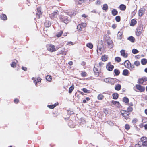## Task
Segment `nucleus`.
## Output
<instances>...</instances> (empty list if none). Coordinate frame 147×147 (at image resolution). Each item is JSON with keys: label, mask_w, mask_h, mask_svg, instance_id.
<instances>
[{"label": "nucleus", "mask_w": 147, "mask_h": 147, "mask_svg": "<svg viewBox=\"0 0 147 147\" xmlns=\"http://www.w3.org/2000/svg\"><path fill=\"white\" fill-rule=\"evenodd\" d=\"M118 94L117 93H114L112 94L113 98L114 99H117L118 97Z\"/></svg>", "instance_id": "28"}, {"label": "nucleus", "mask_w": 147, "mask_h": 147, "mask_svg": "<svg viewBox=\"0 0 147 147\" xmlns=\"http://www.w3.org/2000/svg\"><path fill=\"white\" fill-rule=\"evenodd\" d=\"M17 61L16 60L15 61H12V63H11L10 64H16V63H17Z\"/></svg>", "instance_id": "57"}, {"label": "nucleus", "mask_w": 147, "mask_h": 147, "mask_svg": "<svg viewBox=\"0 0 147 147\" xmlns=\"http://www.w3.org/2000/svg\"><path fill=\"white\" fill-rule=\"evenodd\" d=\"M47 50L51 52H53L56 50V48H55L54 46L52 45H47Z\"/></svg>", "instance_id": "5"}, {"label": "nucleus", "mask_w": 147, "mask_h": 147, "mask_svg": "<svg viewBox=\"0 0 147 147\" xmlns=\"http://www.w3.org/2000/svg\"><path fill=\"white\" fill-rule=\"evenodd\" d=\"M82 90L83 92L86 93H90V90H87L86 89L84 88L82 89Z\"/></svg>", "instance_id": "44"}, {"label": "nucleus", "mask_w": 147, "mask_h": 147, "mask_svg": "<svg viewBox=\"0 0 147 147\" xmlns=\"http://www.w3.org/2000/svg\"><path fill=\"white\" fill-rule=\"evenodd\" d=\"M101 3V1L100 0H97L96 2V5H100Z\"/></svg>", "instance_id": "53"}, {"label": "nucleus", "mask_w": 147, "mask_h": 147, "mask_svg": "<svg viewBox=\"0 0 147 147\" xmlns=\"http://www.w3.org/2000/svg\"><path fill=\"white\" fill-rule=\"evenodd\" d=\"M123 101L125 103H127L129 102V100L127 97H125L123 99Z\"/></svg>", "instance_id": "33"}, {"label": "nucleus", "mask_w": 147, "mask_h": 147, "mask_svg": "<svg viewBox=\"0 0 147 147\" xmlns=\"http://www.w3.org/2000/svg\"><path fill=\"white\" fill-rule=\"evenodd\" d=\"M125 50H121L120 51L121 55L124 57L126 58L127 57L128 54L125 52Z\"/></svg>", "instance_id": "10"}, {"label": "nucleus", "mask_w": 147, "mask_h": 147, "mask_svg": "<svg viewBox=\"0 0 147 147\" xmlns=\"http://www.w3.org/2000/svg\"><path fill=\"white\" fill-rule=\"evenodd\" d=\"M144 81H147V78L146 77H144L142 78Z\"/></svg>", "instance_id": "62"}, {"label": "nucleus", "mask_w": 147, "mask_h": 147, "mask_svg": "<svg viewBox=\"0 0 147 147\" xmlns=\"http://www.w3.org/2000/svg\"><path fill=\"white\" fill-rule=\"evenodd\" d=\"M74 89V86L72 85L69 88V93H71L72 91H73Z\"/></svg>", "instance_id": "31"}, {"label": "nucleus", "mask_w": 147, "mask_h": 147, "mask_svg": "<svg viewBox=\"0 0 147 147\" xmlns=\"http://www.w3.org/2000/svg\"><path fill=\"white\" fill-rule=\"evenodd\" d=\"M65 49H63L61 51L62 54L65 55L66 53L65 52Z\"/></svg>", "instance_id": "54"}, {"label": "nucleus", "mask_w": 147, "mask_h": 147, "mask_svg": "<svg viewBox=\"0 0 147 147\" xmlns=\"http://www.w3.org/2000/svg\"><path fill=\"white\" fill-rule=\"evenodd\" d=\"M136 10H135L132 13V15H133V16H134L135 14H136Z\"/></svg>", "instance_id": "58"}, {"label": "nucleus", "mask_w": 147, "mask_h": 147, "mask_svg": "<svg viewBox=\"0 0 147 147\" xmlns=\"http://www.w3.org/2000/svg\"><path fill=\"white\" fill-rule=\"evenodd\" d=\"M142 142V145L147 146V138L145 137H143L141 139Z\"/></svg>", "instance_id": "6"}, {"label": "nucleus", "mask_w": 147, "mask_h": 147, "mask_svg": "<svg viewBox=\"0 0 147 147\" xmlns=\"http://www.w3.org/2000/svg\"><path fill=\"white\" fill-rule=\"evenodd\" d=\"M44 25L46 27H49L50 26L51 23L49 21H46L44 23Z\"/></svg>", "instance_id": "25"}, {"label": "nucleus", "mask_w": 147, "mask_h": 147, "mask_svg": "<svg viewBox=\"0 0 147 147\" xmlns=\"http://www.w3.org/2000/svg\"><path fill=\"white\" fill-rule=\"evenodd\" d=\"M135 65H136V66H138L139 65H134L131 66V70H132L134 69V68L135 67Z\"/></svg>", "instance_id": "55"}, {"label": "nucleus", "mask_w": 147, "mask_h": 147, "mask_svg": "<svg viewBox=\"0 0 147 147\" xmlns=\"http://www.w3.org/2000/svg\"><path fill=\"white\" fill-rule=\"evenodd\" d=\"M137 121V119L136 118H134L132 121V123L134 124H135Z\"/></svg>", "instance_id": "51"}, {"label": "nucleus", "mask_w": 147, "mask_h": 147, "mask_svg": "<svg viewBox=\"0 0 147 147\" xmlns=\"http://www.w3.org/2000/svg\"><path fill=\"white\" fill-rule=\"evenodd\" d=\"M46 80L49 82H51L52 80L51 76H50L47 75L46 77Z\"/></svg>", "instance_id": "32"}, {"label": "nucleus", "mask_w": 147, "mask_h": 147, "mask_svg": "<svg viewBox=\"0 0 147 147\" xmlns=\"http://www.w3.org/2000/svg\"><path fill=\"white\" fill-rule=\"evenodd\" d=\"M138 82L139 83L142 84L144 82L142 78L138 80Z\"/></svg>", "instance_id": "52"}, {"label": "nucleus", "mask_w": 147, "mask_h": 147, "mask_svg": "<svg viewBox=\"0 0 147 147\" xmlns=\"http://www.w3.org/2000/svg\"><path fill=\"white\" fill-rule=\"evenodd\" d=\"M117 36L118 39H121L123 36V33L121 32H118Z\"/></svg>", "instance_id": "16"}, {"label": "nucleus", "mask_w": 147, "mask_h": 147, "mask_svg": "<svg viewBox=\"0 0 147 147\" xmlns=\"http://www.w3.org/2000/svg\"><path fill=\"white\" fill-rule=\"evenodd\" d=\"M115 60L117 62H119L121 61V59L119 57H117L115 58Z\"/></svg>", "instance_id": "34"}, {"label": "nucleus", "mask_w": 147, "mask_h": 147, "mask_svg": "<svg viewBox=\"0 0 147 147\" xmlns=\"http://www.w3.org/2000/svg\"><path fill=\"white\" fill-rule=\"evenodd\" d=\"M114 72L115 73V75L116 76L120 74V71L117 69H115L114 70Z\"/></svg>", "instance_id": "38"}, {"label": "nucleus", "mask_w": 147, "mask_h": 147, "mask_svg": "<svg viewBox=\"0 0 147 147\" xmlns=\"http://www.w3.org/2000/svg\"><path fill=\"white\" fill-rule=\"evenodd\" d=\"M58 103H57V104H56V103H55L54 105H49L48 106H49V107L50 108L53 109L56 106V105H58Z\"/></svg>", "instance_id": "45"}, {"label": "nucleus", "mask_w": 147, "mask_h": 147, "mask_svg": "<svg viewBox=\"0 0 147 147\" xmlns=\"http://www.w3.org/2000/svg\"><path fill=\"white\" fill-rule=\"evenodd\" d=\"M132 52L134 54H136L139 53V51L136 49H134L132 50Z\"/></svg>", "instance_id": "36"}, {"label": "nucleus", "mask_w": 147, "mask_h": 147, "mask_svg": "<svg viewBox=\"0 0 147 147\" xmlns=\"http://www.w3.org/2000/svg\"><path fill=\"white\" fill-rule=\"evenodd\" d=\"M22 69L24 71H26L27 70V68L26 67H22Z\"/></svg>", "instance_id": "61"}, {"label": "nucleus", "mask_w": 147, "mask_h": 147, "mask_svg": "<svg viewBox=\"0 0 147 147\" xmlns=\"http://www.w3.org/2000/svg\"><path fill=\"white\" fill-rule=\"evenodd\" d=\"M128 74V71L127 69L123 70V74L124 76H127Z\"/></svg>", "instance_id": "37"}, {"label": "nucleus", "mask_w": 147, "mask_h": 147, "mask_svg": "<svg viewBox=\"0 0 147 147\" xmlns=\"http://www.w3.org/2000/svg\"><path fill=\"white\" fill-rule=\"evenodd\" d=\"M134 64L135 65H138V64H140V62L138 61H135L134 62Z\"/></svg>", "instance_id": "56"}, {"label": "nucleus", "mask_w": 147, "mask_h": 147, "mask_svg": "<svg viewBox=\"0 0 147 147\" xmlns=\"http://www.w3.org/2000/svg\"><path fill=\"white\" fill-rule=\"evenodd\" d=\"M100 65H95L93 70L95 72L96 71L97 72V73L98 72L100 69Z\"/></svg>", "instance_id": "9"}, {"label": "nucleus", "mask_w": 147, "mask_h": 147, "mask_svg": "<svg viewBox=\"0 0 147 147\" xmlns=\"http://www.w3.org/2000/svg\"><path fill=\"white\" fill-rule=\"evenodd\" d=\"M118 13L117 11L115 9H113L111 11L112 14L113 16L117 15Z\"/></svg>", "instance_id": "20"}, {"label": "nucleus", "mask_w": 147, "mask_h": 147, "mask_svg": "<svg viewBox=\"0 0 147 147\" xmlns=\"http://www.w3.org/2000/svg\"><path fill=\"white\" fill-rule=\"evenodd\" d=\"M121 88V85L120 84H117L116 85L115 89V90H120Z\"/></svg>", "instance_id": "27"}, {"label": "nucleus", "mask_w": 147, "mask_h": 147, "mask_svg": "<svg viewBox=\"0 0 147 147\" xmlns=\"http://www.w3.org/2000/svg\"><path fill=\"white\" fill-rule=\"evenodd\" d=\"M105 40L106 41L109 48L110 49L112 48L113 47V43L112 40H111L109 37L106 36L105 38Z\"/></svg>", "instance_id": "2"}, {"label": "nucleus", "mask_w": 147, "mask_h": 147, "mask_svg": "<svg viewBox=\"0 0 147 147\" xmlns=\"http://www.w3.org/2000/svg\"><path fill=\"white\" fill-rule=\"evenodd\" d=\"M108 58V56L105 55L102 56L101 59L103 61H107Z\"/></svg>", "instance_id": "26"}, {"label": "nucleus", "mask_w": 147, "mask_h": 147, "mask_svg": "<svg viewBox=\"0 0 147 147\" xmlns=\"http://www.w3.org/2000/svg\"><path fill=\"white\" fill-rule=\"evenodd\" d=\"M135 147H141V146L138 143L136 144L135 145Z\"/></svg>", "instance_id": "59"}, {"label": "nucleus", "mask_w": 147, "mask_h": 147, "mask_svg": "<svg viewBox=\"0 0 147 147\" xmlns=\"http://www.w3.org/2000/svg\"><path fill=\"white\" fill-rule=\"evenodd\" d=\"M119 7L120 9L122 11L125 10L126 9V6L125 5L123 4H121Z\"/></svg>", "instance_id": "19"}, {"label": "nucleus", "mask_w": 147, "mask_h": 147, "mask_svg": "<svg viewBox=\"0 0 147 147\" xmlns=\"http://www.w3.org/2000/svg\"><path fill=\"white\" fill-rule=\"evenodd\" d=\"M124 112H125V114L123 116L125 117V119H127L129 118L128 115L129 114V113L127 112V111H124Z\"/></svg>", "instance_id": "21"}, {"label": "nucleus", "mask_w": 147, "mask_h": 147, "mask_svg": "<svg viewBox=\"0 0 147 147\" xmlns=\"http://www.w3.org/2000/svg\"><path fill=\"white\" fill-rule=\"evenodd\" d=\"M133 110V108L132 107H128L127 109V111L129 113L130 112H131Z\"/></svg>", "instance_id": "49"}, {"label": "nucleus", "mask_w": 147, "mask_h": 147, "mask_svg": "<svg viewBox=\"0 0 147 147\" xmlns=\"http://www.w3.org/2000/svg\"><path fill=\"white\" fill-rule=\"evenodd\" d=\"M112 103L118 107H119L120 106V103L119 102L113 100L112 101Z\"/></svg>", "instance_id": "18"}, {"label": "nucleus", "mask_w": 147, "mask_h": 147, "mask_svg": "<svg viewBox=\"0 0 147 147\" xmlns=\"http://www.w3.org/2000/svg\"><path fill=\"white\" fill-rule=\"evenodd\" d=\"M143 28V26L141 25H139L136 28V35L137 36L140 35L141 34V31Z\"/></svg>", "instance_id": "4"}, {"label": "nucleus", "mask_w": 147, "mask_h": 147, "mask_svg": "<svg viewBox=\"0 0 147 147\" xmlns=\"http://www.w3.org/2000/svg\"><path fill=\"white\" fill-rule=\"evenodd\" d=\"M126 111L123 110L122 111H121V114L123 116L125 114V112H124V111Z\"/></svg>", "instance_id": "63"}, {"label": "nucleus", "mask_w": 147, "mask_h": 147, "mask_svg": "<svg viewBox=\"0 0 147 147\" xmlns=\"http://www.w3.org/2000/svg\"><path fill=\"white\" fill-rule=\"evenodd\" d=\"M116 21L117 22H119L120 21L121 18L120 16H117L115 17Z\"/></svg>", "instance_id": "39"}, {"label": "nucleus", "mask_w": 147, "mask_h": 147, "mask_svg": "<svg viewBox=\"0 0 147 147\" xmlns=\"http://www.w3.org/2000/svg\"><path fill=\"white\" fill-rule=\"evenodd\" d=\"M125 128L127 130H128L130 129V127L128 124H126L125 125Z\"/></svg>", "instance_id": "47"}, {"label": "nucleus", "mask_w": 147, "mask_h": 147, "mask_svg": "<svg viewBox=\"0 0 147 147\" xmlns=\"http://www.w3.org/2000/svg\"><path fill=\"white\" fill-rule=\"evenodd\" d=\"M32 79L34 80V82L35 83L36 86H37V83L38 82L40 83L41 82V78L39 77L37 78L36 80L34 78H32Z\"/></svg>", "instance_id": "12"}, {"label": "nucleus", "mask_w": 147, "mask_h": 147, "mask_svg": "<svg viewBox=\"0 0 147 147\" xmlns=\"http://www.w3.org/2000/svg\"><path fill=\"white\" fill-rule=\"evenodd\" d=\"M125 67L131 70V66L134 65H124Z\"/></svg>", "instance_id": "50"}, {"label": "nucleus", "mask_w": 147, "mask_h": 147, "mask_svg": "<svg viewBox=\"0 0 147 147\" xmlns=\"http://www.w3.org/2000/svg\"><path fill=\"white\" fill-rule=\"evenodd\" d=\"M137 23L135 19H133L131 20V22L130 24V26H133Z\"/></svg>", "instance_id": "24"}, {"label": "nucleus", "mask_w": 147, "mask_h": 147, "mask_svg": "<svg viewBox=\"0 0 147 147\" xmlns=\"http://www.w3.org/2000/svg\"><path fill=\"white\" fill-rule=\"evenodd\" d=\"M63 32L62 31H60L59 32H58L57 34L56 35V36L58 37H60L62 34Z\"/></svg>", "instance_id": "41"}, {"label": "nucleus", "mask_w": 147, "mask_h": 147, "mask_svg": "<svg viewBox=\"0 0 147 147\" xmlns=\"http://www.w3.org/2000/svg\"><path fill=\"white\" fill-rule=\"evenodd\" d=\"M106 68L109 71H111L114 68V66L113 65H107Z\"/></svg>", "instance_id": "15"}, {"label": "nucleus", "mask_w": 147, "mask_h": 147, "mask_svg": "<svg viewBox=\"0 0 147 147\" xmlns=\"http://www.w3.org/2000/svg\"><path fill=\"white\" fill-rule=\"evenodd\" d=\"M86 73L85 72H82L81 73V75L82 77H85L86 76Z\"/></svg>", "instance_id": "48"}, {"label": "nucleus", "mask_w": 147, "mask_h": 147, "mask_svg": "<svg viewBox=\"0 0 147 147\" xmlns=\"http://www.w3.org/2000/svg\"><path fill=\"white\" fill-rule=\"evenodd\" d=\"M58 13L56 12H54L51 14H49V16L51 19H53L56 17L57 16Z\"/></svg>", "instance_id": "13"}, {"label": "nucleus", "mask_w": 147, "mask_h": 147, "mask_svg": "<svg viewBox=\"0 0 147 147\" xmlns=\"http://www.w3.org/2000/svg\"><path fill=\"white\" fill-rule=\"evenodd\" d=\"M14 102L16 103H18L19 102V100L17 99H15L14 100Z\"/></svg>", "instance_id": "60"}, {"label": "nucleus", "mask_w": 147, "mask_h": 147, "mask_svg": "<svg viewBox=\"0 0 147 147\" xmlns=\"http://www.w3.org/2000/svg\"><path fill=\"white\" fill-rule=\"evenodd\" d=\"M112 27L113 29H115L116 27L115 25V24H113L112 25Z\"/></svg>", "instance_id": "64"}, {"label": "nucleus", "mask_w": 147, "mask_h": 147, "mask_svg": "<svg viewBox=\"0 0 147 147\" xmlns=\"http://www.w3.org/2000/svg\"><path fill=\"white\" fill-rule=\"evenodd\" d=\"M136 88L139 90L140 92H143L145 90V88L140 85H137L136 86Z\"/></svg>", "instance_id": "8"}, {"label": "nucleus", "mask_w": 147, "mask_h": 147, "mask_svg": "<svg viewBox=\"0 0 147 147\" xmlns=\"http://www.w3.org/2000/svg\"><path fill=\"white\" fill-rule=\"evenodd\" d=\"M37 13H36V17L38 18H40V15H41L42 14V12L41 11V9L40 8L38 7L37 9Z\"/></svg>", "instance_id": "11"}, {"label": "nucleus", "mask_w": 147, "mask_h": 147, "mask_svg": "<svg viewBox=\"0 0 147 147\" xmlns=\"http://www.w3.org/2000/svg\"><path fill=\"white\" fill-rule=\"evenodd\" d=\"M59 18L61 22L65 23L66 24H67L69 22L68 17L67 16L61 15L59 16Z\"/></svg>", "instance_id": "1"}, {"label": "nucleus", "mask_w": 147, "mask_h": 147, "mask_svg": "<svg viewBox=\"0 0 147 147\" xmlns=\"http://www.w3.org/2000/svg\"><path fill=\"white\" fill-rule=\"evenodd\" d=\"M104 98V96L102 94H99L98 96V100H102Z\"/></svg>", "instance_id": "40"}, {"label": "nucleus", "mask_w": 147, "mask_h": 147, "mask_svg": "<svg viewBox=\"0 0 147 147\" xmlns=\"http://www.w3.org/2000/svg\"><path fill=\"white\" fill-rule=\"evenodd\" d=\"M145 10L143 9H140L139 11L138 15L140 16H141L144 13Z\"/></svg>", "instance_id": "17"}, {"label": "nucleus", "mask_w": 147, "mask_h": 147, "mask_svg": "<svg viewBox=\"0 0 147 147\" xmlns=\"http://www.w3.org/2000/svg\"><path fill=\"white\" fill-rule=\"evenodd\" d=\"M82 28V27L80 24L78 25L77 26V29H78V31H80Z\"/></svg>", "instance_id": "43"}, {"label": "nucleus", "mask_w": 147, "mask_h": 147, "mask_svg": "<svg viewBox=\"0 0 147 147\" xmlns=\"http://www.w3.org/2000/svg\"><path fill=\"white\" fill-rule=\"evenodd\" d=\"M104 81L106 83H109L113 85L117 82V80L111 78H107L105 79Z\"/></svg>", "instance_id": "3"}, {"label": "nucleus", "mask_w": 147, "mask_h": 147, "mask_svg": "<svg viewBox=\"0 0 147 147\" xmlns=\"http://www.w3.org/2000/svg\"><path fill=\"white\" fill-rule=\"evenodd\" d=\"M121 64L128 65V64H131L130 63V62L129 61V60H127L125 61L124 63H122Z\"/></svg>", "instance_id": "42"}, {"label": "nucleus", "mask_w": 147, "mask_h": 147, "mask_svg": "<svg viewBox=\"0 0 147 147\" xmlns=\"http://www.w3.org/2000/svg\"><path fill=\"white\" fill-rule=\"evenodd\" d=\"M86 1V0H78L76 1V4L77 5H80L84 3Z\"/></svg>", "instance_id": "14"}, {"label": "nucleus", "mask_w": 147, "mask_h": 147, "mask_svg": "<svg viewBox=\"0 0 147 147\" xmlns=\"http://www.w3.org/2000/svg\"><path fill=\"white\" fill-rule=\"evenodd\" d=\"M80 24L82 28L86 27V24L85 23H82Z\"/></svg>", "instance_id": "46"}, {"label": "nucleus", "mask_w": 147, "mask_h": 147, "mask_svg": "<svg viewBox=\"0 0 147 147\" xmlns=\"http://www.w3.org/2000/svg\"><path fill=\"white\" fill-rule=\"evenodd\" d=\"M103 47V41L101 40H99L98 41V49L99 50L101 51L102 48Z\"/></svg>", "instance_id": "7"}, {"label": "nucleus", "mask_w": 147, "mask_h": 147, "mask_svg": "<svg viewBox=\"0 0 147 147\" xmlns=\"http://www.w3.org/2000/svg\"><path fill=\"white\" fill-rule=\"evenodd\" d=\"M141 63L142 64H146L147 63V60L146 59L144 58L141 60Z\"/></svg>", "instance_id": "29"}, {"label": "nucleus", "mask_w": 147, "mask_h": 147, "mask_svg": "<svg viewBox=\"0 0 147 147\" xmlns=\"http://www.w3.org/2000/svg\"><path fill=\"white\" fill-rule=\"evenodd\" d=\"M0 18L1 19L3 20H6L7 19V18L5 14H2L0 16Z\"/></svg>", "instance_id": "23"}, {"label": "nucleus", "mask_w": 147, "mask_h": 147, "mask_svg": "<svg viewBox=\"0 0 147 147\" xmlns=\"http://www.w3.org/2000/svg\"><path fill=\"white\" fill-rule=\"evenodd\" d=\"M86 46L90 48V49H92L93 47V45L91 43H88L87 44Z\"/></svg>", "instance_id": "35"}, {"label": "nucleus", "mask_w": 147, "mask_h": 147, "mask_svg": "<svg viewBox=\"0 0 147 147\" xmlns=\"http://www.w3.org/2000/svg\"><path fill=\"white\" fill-rule=\"evenodd\" d=\"M127 39L132 43L134 42L135 40L134 38L132 36H131L128 37Z\"/></svg>", "instance_id": "22"}, {"label": "nucleus", "mask_w": 147, "mask_h": 147, "mask_svg": "<svg viewBox=\"0 0 147 147\" xmlns=\"http://www.w3.org/2000/svg\"><path fill=\"white\" fill-rule=\"evenodd\" d=\"M108 9V6L107 4H104L103 5L102 9L104 10L107 11Z\"/></svg>", "instance_id": "30"}]
</instances>
